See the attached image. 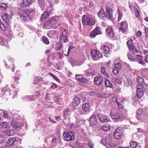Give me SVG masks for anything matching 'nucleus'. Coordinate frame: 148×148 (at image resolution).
Instances as JSON below:
<instances>
[{"label":"nucleus","mask_w":148,"mask_h":148,"mask_svg":"<svg viewBox=\"0 0 148 148\" xmlns=\"http://www.w3.org/2000/svg\"><path fill=\"white\" fill-rule=\"evenodd\" d=\"M3 116L4 118L8 119L9 118L8 113L6 112H4L3 113Z\"/></svg>","instance_id":"4d7b16f0"},{"label":"nucleus","mask_w":148,"mask_h":148,"mask_svg":"<svg viewBox=\"0 0 148 148\" xmlns=\"http://www.w3.org/2000/svg\"><path fill=\"white\" fill-rule=\"evenodd\" d=\"M97 96L99 98L100 97H105L106 94L104 93H99L97 94Z\"/></svg>","instance_id":"37998d69"},{"label":"nucleus","mask_w":148,"mask_h":148,"mask_svg":"<svg viewBox=\"0 0 148 148\" xmlns=\"http://www.w3.org/2000/svg\"><path fill=\"white\" fill-rule=\"evenodd\" d=\"M50 76L52 77L53 78L58 82L60 81L58 77L52 73H50Z\"/></svg>","instance_id":"603ef678"},{"label":"nucleus","mask_w":148,"mask_h":148,"mask_svg":"<svg viewBox=\"0 0 148 148\" xmlns=\"http://www.w3.org/2000/svg\"><path fill=\"white\" fill-rule=\"evenodd\" d=\"M0 27L3 31H5L6 30L4 25L2 23H0Z\"/></svg>","instance_id":"864d4df0"},{"label":"nucleus","mask_w":148,"mask_h":148,"mask_svg":"<svg viewBox=\"0 0 148 148\" xmlns=\"http://www.w3.org/2000/svg\"><path fill=\"white\" fill-rule=\"evenodd\" d=\"M29 101H33L35 99V97L33 96H28Z\"/></svg>","instance_id":"13d9d810"},{"label":"nucleus","mask_w":148,"mask_h":148,"mask_svg":"<svg viewBox=\"0 0 148 148\" xmlns=\"http://www.w3.org/2000/svg\"><path fill=\"white\" fill-rule=\"evenodd\" d=\"M119 71L114 67L113 69L112 72L114 74H117Z\"/></svg>","instance_id":"6e6d98bb"},{"label":"nucleus","mask_w":148,"mask_h":148,"mask_svg":"<svg viewBox=\"0 0 148 148\" xmlns=\"http://www.w3.org/2000/svg\"><path fill=\"white\" fill-rule=\"evenodd\" d=\"M110 116L113 119H114L117 122L122 118V116L117 112H111L110 113Z\"/></svg>","instance_id":"4468645a"},{"label":"nucleus","mask_w":148,"mask_h":148,"mask_svg":"<svg viewBox=\"0 0 148 148\" xmlns=\"http://www.w3.org/2000/svg\"><path fill=\"white\" fill-rule=\"evenodd\" d=\"M90 125L92 127H93L96 125L98 123L96 115L94 114H92L89 119Z\"/></svg>","instance_id":"6e6552de"},{"label":"nucleus","mask_w":148,"mask_h":148,"mask_svg":"<svg viewBox=\"0 0 148 148\" xmlns=\"http://www.w3.org/2000/svg\"><path fill=\"white\" fill-rule=\"evenodd\" d=\"M133 8L136 16L138 17L139 15V12L138 10L134 6L133 7Z\"/></svg>","instance_id":"ea45409f"},{"label":"nucleus","mask_w":148,"mask_h":148,"mask_svg":"<svg viewBox=\"0 0 148 148\" xmlns=\"http://www.w3.org/2000/svg\"><path fill=\"white\" fill-rule=\"evenodd\" d=\"M28 96H26L23 97L22 98V99L24 101H29V100H28Z\"/></svg>","instance_id":"052dcab7"},{"label":"nucleus","mask_w":148,"mask_h":148,"mask_svg":"<svg viewBox=\"0 0 148 148\" xmlns=\"http://www.w3.org/2000/svg\"><path fill=\"white\" fill-rule=\"evenodd\" d=\"M39 3L41 8H43L45 6V3L43 0H38Z\"/></svg>","instance_id":"a18cd8bd"},{"label":"nucleus","mask_w":148,"mask_h":148,"mask_svg":"<svg viewBox=\"0 0 148 148\" xmlns=\"http://www.w3.org/2000/svg\"><path fill=\"white\" fill-rule=\"evenodd\" d=\"M97 116L99 121L101 123L108 122L109 121L107 117L106 116L101 115L100 114L97 115Z\"/></svg>","instance_id":"a211bd4d"},{"label":"nucleus","mask_w":148,"mask_h":148,"mask_svg":"<svg viewBox=\"0 0 148 148\" xmlns=\"http://www.w3.org/2000/svg\"><path fill=\"white\" fill-rule=\"evenodd\" d=\"M88 21H91L92 26L94 25L95 22L93 19L91 18L86 16L85 15L83 16L82 23L83 24L87 25H89V23H88Z\"/></svg>","instance_id":"9d476101"},{"label":"nucleus","mask_w":148,"mask_h":148,"mask_svg":"<svg viewBox=\"0 0 148 148\" xmlns=\"http://www.w3.org/2000/svg\"><path fill=\"white\" fill-rule=\"evenodd\" d=\"M75 77L76 79L78 81H79V82H80V80H81L82 78L83 77L82 76L79 75H75Z\"/></svg>","instance_id":"bf43d9fd"},{"label":"nucleus","mask_w":148,"mask_h":148,"mask_svg":"<svg viewBox=\"0 0 148 148\" xmlns=\"http://www.w3.org/2000/svg\"><path fill=\"white\" fill-rule=\"evenodd\" d=\"M137 81L138 83L141 84L144 81L143 79L141 77H138L137 79Z\"/></svg>","instance_id":"09e8293b"},{"label":"nucleus","mask_w":148,"mask_h":148,"mask_svg":"<svg viewBox=\"0 0 148 148\" xmlns=\"http://www.w3.org/2000/svg\"><path fill=\"white\" fill-rule=\"evenodd\" d=\"M130 145L132 148H135L137 147V143L135 141H132L130 143Z\"/></svg>","instance_id":"58836bf2"},{"label":"nucleus","mask_w":148,"mask_h":148,"mask_svg":"<svg viewBox=\"0 0 148 148\" xmlns=\"http://www.w3.org/2000/svg\"><path fill=\"white\" fill-rule=\"evenodd\" d=\"M97 15L100 18L104 17V16L105 15V12L104 9L102 8H101L98 13Z\"/></svg>","instance_id":"7c9ffc66"},{"label":"nucleus","mask_w":148,"mask_h":148,"mask_svg":"<svg viewBox=\"0 0 148 148\" xmlns=\"http://www.w3.org/2000/svg\"><path fill=\"white\" fill-rule=\"evenodd\" d=\"M41 79H42L40 78L39 77H35L34 81V84H35L38 83L40 80H42Z\"/></svg>","instance_id":"a19ab883"},{"label":"nucleus","mask_w":148,"mask_h":148,"mask_svg":"<svg viewBox=\"0 0 148 148\" xmlns=\"http://www.w3.org/2000/svg\"><path fill=\"white\" fill-rule=\"evenodd\" d=\"M32 3L31 0H23L21 5L23 7H26Z\"/></svg>","instance_id":"bb28decb"},{"label":"nucleus","mask_w":148,"mask_h":148,"mask_svg":"<svg viewBox=\"0 0 148 148\" xmlns=\"http://www.w3.org/2000/svg\"><path fill=\"white\" fill-rule=\"evenodd\" d=\"M105 85L106 87L113 88V86L111 82L108 79H106L105 82Z\"/></svg>","instance_id":"f704fd0d"},{"label":"nucleus","mask_w":148,"mask_h":148,"mask_svg":"<svg viewBox=\"0 0 148 148\" xmlns=\"http://www.w3.org/2000/svg\"><path fill=\"white\" fill-rule=\"evenodd\" d=\"M102 32L101 28L98 26H97L95 29L92 31L90 34V36L91 38H95L97 35L101 34Z\"/></svg>","instance_id":"1a4fd4ad"},{"label":"nucleus","mask_w":148,"mask_h":148,"mask_svg":"<svg viewBox=\"0 0 148 148\" xmlns=\"http://www.w3.org/2000/svg\"><path fill=\"white\" fill-rule=\"evenodd\" d=\"M136 117L138 121H142L143 120V115H136Z\"/></svg>","instance_id":"5fc2aeb1"},{"label":"nucleus","mask_w":148,"mask_h":148,"mask_svg":"<svg viewBox=\"0 0 148 148\" xmlns=\"http://www.w3.org/2000/svg\"><path fill=\"white\" fill-rule=\"evenodd\" d=\"M50 12L47 11L45 12L41 16V20L42 21H44L49 16Z\"/></svg>","instance_id":"a878e982"},{"label":"nucleus","mask_w":148,"mask_h":148,"mask_svg":"<svg viewBox=\"0 0 148 148\" xmlns=\"http://www.w3.org/2000/svg\"><path fill=\"white\" fill-rule=\"evenodd\" d=\"M16 140L15 138H11L9 139L5 143V145L8 147H10L13 145Z\"/></svg>","instance_id":"6ab92c4d"},{"label":"nucleus","mask_w":148,"mask_h":148,"mask_svg":"<svg viewBox=\"0 0 148 148\" xmlns=\"http://www.w3.org/2000/svg\"><path fill=\"white\" fill-rule=\"evenodd\" d=\"M12 130H7L4 131V135L5 136H10L13 135V133L12 132Z\"/></svg>","instance_id":"72a5a7b5"},{"label":"nucleus","mask_w":148,"mask_h":148,"mask_svg":"<svg viewBox=\"0 0 148 148\" xmlns=\"http://www.w3.org/2000/svg\"><path fill=\"white\" fill-rule=\"evenodd\" d=\"M137 115H143V110L141 109L140 108L138 109L137 111Z\"/></svg>","instance_id":"8fccbe9b"},{"label":"nucleus","mask_w":148,"mask_h":148,"mask_svg":"<svg viewBox=\"0 0 148 148\" xmlns=\"http://www.w3.org/2000/svg\"><path fill=\"white\" fill-rule=\"evenodd\" d=\"M145 34L146 36H148V28L145 27Z\"/></svg>","instance_id":"680f3d73"},{"label":"nucleus","mask_w":148,"mask_h":148,"mask_svg":"<svg viewBox=\"0 0 148 148\" xmlns=\"http://www.w3.org/2000/svg\"><path fill=\"white\" fill-rule=\"evenodd\" d=\"M80 103V100L78 97H75L73 99V100L71 104L72 106L75 107L78 106Z\"/></svg>","instance_id":"f3484780"},{"label":"nucleus","mask_w":148,"mask_h":148,"mask_svg":"<svg viewBox=\"0 0 148 148\" xmlns=\"http://www.w3.org/2000/svg\"><path fill=\"white\" fill-rule=\"evenodd\" d=\"M18 72V74L17 75L15 76L12 80V81L16 84H18V82L17 81L19 79L18 76L19 75L20 71H17L15 73V74H16V73H17Z\"/></svg>","instance_id":"393cba45"},{"label":"nucleus","mask_w":148,"mask_h":148,"mask_svg":"<svg viewBox=\"0 0 148 148\" xmlns=\"http://www.w3.org/2000/svg\"><path fill=\"white\" fill-rule=\"evenodd\" d=\"M115 81L116 82L118 83L119 84H121L122 82L121 81L120 79H115Z\"/></svg>","instance_id":"774afa93"},{"label":"nucleus","mask_w":148,"mask_h":148,"mask_svg":"<svg viewBox=\"0 0 148 148\" xmlns=\"http://www.w3.org/2000/svg\"><path fill=\"white\" fill-rule=\"evenodd\" d=\"M82 108L83 110L85 112L88 111L89 109V104L87 103H84L82 106Z\"/></svg>","instance_id":"2f4dec72"},{"label":"nucleus","mask_w":148,"mask_h":148,"mask_svg":"<svg viewBox=\"0 0 148 148\" xmlns=\"http://www.w3.org/2000/svg\"><path fill=\"white\" fill-rule=\"evenodd\" d=\"M33 12V10L32 9H27L25 10H19L18 14L20 16L21 20L25 22L30 19L29 15Z\"/></svg>","instance_id":"f257e3e1"},{"label":"nucleus","mask_w":148,"mask_h":148,"mask_svg":"<svg viewBox=\"0 0 148 148\" xmlns=\"http://www.w3.org/2000/svg\"><path fill=\"white\" fill-rule=\"evenodd\" d=\"M118 19L119 21L121 19L122 16H123V14L121 13L119 10V9H118Z\"/></svg>","instance_id":"49530a36"},{"label":"nucleus","mask_w":148,"mask_h":148,"mask_svg":"<svg viewBox=\"0 0 148 148\" xmlns=\"http://www.w3.org/2000/svg\"><path fill=\"white\" fill-rule=\"evenodd\" d=\"M122 128L121 127H118L115 130L114 134V137L117 139H120L123 134Z\"/></svg>","instance_id":"0eeeda50"},{"label":"nucleus","mask_w":148,"mask_h":148,"mask_svg":"<svg viewBox=\"0 0 148 148\" xmlns=\"http://www.w3.org/2000/svg\"><path fill=\"white\" fill-rule=\"evenodd\" d=\"M33 12V10L32 9H27L25 10H19L18 14L20 16L21 20L25 22L30 19L29 15Z\"/></svg>","instance_id":"f03ea898"},{"label":"nucleus","mask_w":148,"mask_h":148,"mask_svg":"<svg viewBox=\"0 0 148 148\" xmlns=\"http://www.w3.org/2000/svg\"><path fill=\"white\" fill-rule=\"evenodd\" d=\"M114 67L115 69L120 71L122 68L121 64V63H118L115 64Z\"/></svg>","instance_id":"4c0bfd02"},{"label":"nucleus","mask_w":148,"mask_h":148,"mask_svg":"<svg viewBox=\"0 0 148 148\" xmlns=\"http://www.w3.org/2000/svg\"><path fill=\"white\" fill-rule=\"evenodd\" d=\"M101 73L103 75L107 78L110 77V76L108 73L106 72L105 68L104 66H102L101 68Z\"/></svg>","instance_id":"c85d7f7f"},{"label":"nucleus","mask_w":148,"mask_h":148,"mask_svg":"<svg viewBox=\"0 0 148 148\" xmlns=\"http://www.w3.org/2000/svg\"><path fill=\"white\" fill-rule=\"evenodd\" d=\"M127 44L130 50L131 49L134 52H137V50L133 43V40H130L127 41Z\"/></svg>","instance_id":"2eb2a0df"},{"label":"nucleus","mask_w":148,"mask_h":148,"mask_svg":"<svg viewBox=\"0 0 148 148\" xmlns=\"http://www.w3.org/2000/svg\"><path fill=\"white\" fill-rule=\"evenodd\" d=\"M121 27L119 28L120 31L124 32L128 27L126 21H123L121 24Z\"/></svg>","instance_id":"dca6fc26"},{"label":"nucleus","mask_w":148,"mask_h":148,"mask_svg":"<svg viewBox=\"0 0 148 148\" xmlns=\"http://www.w3.org/2000/svg\"><path fill=\"white\" fill-rule=\"evenodd\" d=\"M110 126L109 125H106L102 127L101 129L102 130L105 132H107L110 130Z\"/></svg>","instance_id":"c9c22d12"},{"label":"nucleus","mask_w":148,"mask_h":148,"mask_svg":"<svg viewBox=\"0 0 148 148\" xmlns=\"http://www.w3.org/2000/svg\"><path fill=\"white\" fill-rule=\"evenodd\" d=\"M0 8L2 10H5L7 9L8 7L7 5L5 4L1 3V5Z\"/></svg>","instance_id":"79ce46f5"},{"label":"nucleus","mask_w":148,"mask_h":148,"mask_svg":"<svg viewBox=\"0 0 148 148\" xmlns=\"http://www.w3.org/2000/svg\"><path fill=\"white\" fill-rule=\"evenodd\" d=\"M91 54L93 59L95 60H99L103 56L102 53L101 52L95 50L91 51Z\"/></svg>","instance_id":"423d86ee"},{"label":"nucleus","mask_w":148,"mask_h":148,"mask_svg":"<svg viewBox=\"0 0 148 148\" xmlns=\"http://www.w3.org/2000/svg\"><path fill=\"white\" fill-rule=\"evenodd\" d=\"M106 17L110 20L113 19V11L112 9L108 6L106 7Z\"/></svg>","instance_id":"9b49d317"},{"label":"nucleus","mask_w":148,"mask_h":148,"mask_svg":"<svg viewBox=\"0 0 148 148\" xmlns=\"http://www.w3.org/2000/svg\"><path fill=\"white\" fill-rule=\"evenodd\" d=\"M79 82L82 83L86 84L88 82V80L87 79L82 77L80 80Z\"/></svg>","instance_id":"c03bdc74"},{"label":"nucleus","mask_w":148,"mask_h":148,"mask_svg":"<svg viewBox=\"0 0 148 148\" xmlns=\"http://www.w3.org/2000/svg\"><path fill=\"white\" fill-rule=\"evenodd\" d=\"M143 90L142 89L137 88L136 94L137 97L139 98L142 97L143 95Z\"/></svg>","instance_id":"5701e85b"},{"label":"nucleus","mask_w":148,"mask_h":148,"mask_svg":"<svg viewBox=\"0 0 148 148\" xmlns=\"http://www.w3.org/2000/svg\"><path fill=\"white\" fill-rule=\"evenodd\" d=\"M55 18L52 17L47 21L44 24V27L45 29H49L51 28L55 25L56 23Z\"/></svg>","instance_id":"39448f33"},{"label":"nucleus","mask_w":148,"mask_h":148,"mask_svg":"<svg viewBox=\"0 0 148 148\" xmlns=\"http://www.w3.org/2000/svg\"><path fill=\"white\" fill-rule=\"evenodd\" d=\"M103 78L101 75H98L96 76L94 79V82L95 85H99L103 82Z\"/></svg>","instance_id":"f8f14e48"},{"label":"nucleus","mask_w":148,"mask_h":148,"mask_svg":"<svg viewBox=\"0 0 148 148\" xmlns=\"http://www.w3.org/2000/svg\"><path fill=\"white\" fill-rule=\"evenodd\" d=\"M43 42L46 45H48L49 44V41L48 38L45 36H43L42 38Z\"/></svg>","instance_id":"e433bc0d"},{"label":"nucleus","mask_w":148,"mask_h":148,"mask_svg":"<svg viewBox=\"0 0 148 148\" xmlns=\"http://www.w3.org/2000/svg\"><path fill=\"white\" fill-rule=\"evenodd\" d=\"M8 86V85H6V87L4 88L3 90L1 92V94L3 95V96L6 98H8L10 96V93L9 88H7Z\"/></svg>","instance_id":"ddd939ff"},{"label":"nucleus","mask_w":148,"mask_h":148,"mask_svg":"<svg viewBox=\"0 0 148 148\" xmlns=\"http://www.w3.org/2000/svg\"><path fill=\"white\" fill-rule=\"evenodd\" d=\"M11 125L15 129H17L21 126L20 124L15 121H11Z\"/></svg>","instance_id":"4be33fe9"},{"label":"nucleus","mask_w":148,"mask_h":148,"mask_svg":"<svg viewBox=\"0 0 148 148\" xmlns=\"http://www.w3.org/2000/svg\"><path fill=\"white\" fill-rule=\"evenodd\" d=\"M107 34L110 37H112L114 35V33L112 28L111 27H109L106 29Z\"/></svg>","instance_id":"aec40b11"},{"label":"nucleus","mask_w":148,"mask_h":148,"mask_svg":"<svg viewBox=\"0 0 148 148\" xmlns=\"http://www.w3.org/2000/svg\"><path fill=\"white\" fill-rule=\"evenodd\" d=\"M2 18L3 21L7 25L10 24V22L8 19V15L6 13H4L2 15Z\"/></svg>","instance_id":"412c9836"},{"label":"nucleus","mask_w":148,"mask_h":148,"mask_svg":"<svg viewBox=\"0 0 148 148\" xmlns=\"http://www.w3.org/2000/svg\"><path fill=\"white\" fill-rule=\"evenodd\" d=\"M69 35L68 30L66 29H64L60 34L59 40L61 42H67L69 41Z\"/></svg>","instance_id":"20e7f679"},{"label":"nucleus","mask_w":148,"mask_h":148,"mask_svg":"<svg viewBox=\"0 0 148 148\" xmlns=\"http://www.w3.org/2000/svg\"><path fill=\"white\" fill-rule=\"evenodd\" d=\"M88 145L90 148H93L94 145L91 142H90L88 143Z\"/></svg>","instance_id":"69168bd1"},{"label":"nucleus","mask_w":148,"mask_h":148,"mask_svg":"<svg viewBox=\"0 0 148 148\" xmlns=\"http://www.w3.org/2000/svg\"><path fill=\"white\" fill-rule=\"evenodd\" d=\"M1 125L2 127L5 129H7L9 128L10 125L9 123L6 121H3L1 123Z\"/></svg>","instance_id":"cd10ccee"},{"label":"nucleus","mask_w":148,"mask_h":148,"mask_svg":"<svg viewBox=\"0 0 148 148\" xmlns=\"http://www.w3.org/2000/svg\"><path fill=\"white\" fill-rule=\"evenodd\" d=\"M135 54H134L133 53L132 54V55L130 53H128L127 54V56L128 57V58L129 59H130L131 61H132V59L133 58H134V55Z\"/></svg>","instance_id":"de8ad7c7"},{"label":"nucleus","mask_w":148,"mask_h":148,"mask_svg":"<svg viewBox=\"0 0 148 148\" xmlns=\"http://www.w3.org/2000/svg\"><path fill=\"white\" fill-rule=\"evenodd\" d=\"M143 57V56L141 55L135 54L134 55V58H132V60L133 61H136L137 60L139 61L142 60V57Z\"/></svg>","instance_id":"c756f323"},{"label":"nucleus","mask_w":148,"mask_h":148,"mask_svg":"<svg viewBox=\"0 0 148 148\" xmlns=\"http://www.w3.org/2000/svg\"><path fill=\"white\" fill-rule=\"evenodd\" d=\"M142 35V32L140 31H138L137 33V35L138 37H140Z\"/></svg>","instance_id":"0e129e2a"},{"label":"nucleus","mask_w":148,"mask_h":148,"mask_svg":"<svg viewBox=\"0 0 148 148\" xmlns=\"http://www.w3.org/2000/svg\"><path fill=\"white\" fill-rule=\"evenodd\" d=\"M57 34L56 31L55 30H50L48 32L47 35L50 38H53Z\"/></svg>","instance_id":"b1692460"},{"label":"nucleus","mask_w":148,"mask_h":148,"mask_svg":"<svg viewBox=\"0 0 148 148\" xmlns=\"http://www.w3.org/2000/svg\"><path fill=\"white\" fill-rule=\"evenodd\" d=\"M105 141V143H106V145H108V144H109V145L110 146V145H111V144L110 143H108L107 142V140H102V144L103 145H105V144L103 143V141Z\"/></svg>","instance_id":"e2e57ef3"},{"label":"nucleus","mask_w":148,"mask_h":148,"mask_svg":"<svg viewBox=\"0 0 148 148\" xmlns=\"http://www.w3.org/2000/svg\"><path fill=\"white\" fill-rule=\"evenodd\" d=\"M63 47V45L62 44L59 43L57 44V46L56 47V49L58 50H60Z\"/></svg>","instance_id":"3c124183"},{"label":"nucleus","mask_w":148,"mask_h":148,"mask_svg":"<svg viewBox=\"0 0 148 148\" xmlns=\"http://www.w3.org/2000/svg\"><path fill=\"white\" fill-rule=\"evenodd\" d=\"M57 87V85L55 84L54 83L51 86V88L52 89H54Z\"/></svg>","instance_id":"338daca9"},{"label":"nucleus","mask_w":148,"mask_h":148,"mask_svg":"<svg viewBox=\"0 0 148 148\" xmlns=\"http://www.w3.org/2000/svg\"><path fill=\"white\" fill-rule=\"evenodd\" d=\"M101 48H103L105 53H108L110 51V49L108 46L104 45H103Z\"/></svg>","instance_id":"473e14b6"},{"label":"nucleus","mask_w":148,"mask_h":148,"mask_svg":"<svg viewBox=\"0 0 148 148\" xmlns=\"http://www.w3.org/2000/svg\"><path fill=\"white\" fill-rule=\"evenodd\" d=\"M62 138L64 140L67 141L73 140L75 138V134L73 131L65 132L63 134Z\"/></svg>","instance_id":"7ed1b4c3"}]
</instances>
